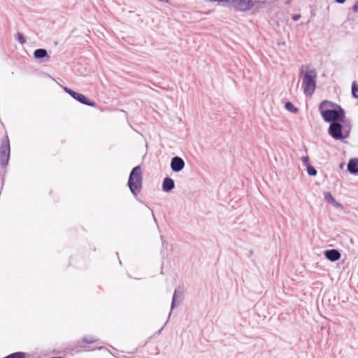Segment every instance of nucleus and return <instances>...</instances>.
Masks as SVG:
<instances>
[{
  "label": "nucleus",
  "instance_id": "f257e3e1",
  "mask_svg": "<svg viewBox=\"0 0 358 358\" xmlns=\"http://www.w3.org/2000/svg\"><path fill=\"white\" fill-rule=\"evenodd\" d=\"M323 120L329 124L328 134L334 140L343 142L351 132L352 122L346 118L345 110L339 104L323 100L318 106Z\"/></svg>",
  "mask_w": 358,
  "mask_h": 358
},
{
  "label": "nucleus",
  "instance_id": "f03ea898",
  "mask_svg": "<svg viewBox=\"0 0 358 358\" xmlns=\"http://www.w3.org/2000/svg\"><path fill=\"white\" fill-rule=\"evenodd\" d=\"M127 186L134 196H136L141 192L143 187V173L140 165L131 169L129 176Z\"/></svg>",
  "mask_w": 358,
  "mask_h": 358
},
{
  "label": "nucleus",
  "instance_id": "7ed1b4c3",
  "mask_svg": "<svg viewBox=\"0 0 358 358\" xmlns=\"http://www.w3.org/2000/svg\"><path fill=\"white\" fill-rule=\"evenodd\" d=\"M317 73L315 69L305 71L302 75V88L305 94L312 95L316 89Z\"/></svg>",
  "mask_w": 358,
  "mask_h": 358
},
{
  "label": "nucleus",
  "instance_id": "20e7f679",
  "mask_svg": "<svg viewBox=\"0 0 358 358\" xmlns=\"http://www.w3.org/2000/svg\"><path fill=\"white\" fill-rule=\"evenodd\" d=\"M10 154V142L7 135L2 139L0 145V166L5 168L8 166Z\"/></svg>",
  "mask_w": 358,
  "mask_h": 358
},
{
  "label": "nucleus",
  "instance_id": "39448f33",
  "mask_svg": "<svg viewBox=\"0 0 358 358\" xmlns=\"http://www.w3.org/2000/svg\"><path fill=\"white\" fill-rule=\"evenodd\" d=\"M264 3V1L258 0H234L231 7L234 8L236 11L248 12L254 6Z\"/></svg>",
  "mask_w": 358,
  "mask_h": 358
},
{
  "label": "nucleus",
  "instance_id": "423d86ee",
  "mask_svg": "<svg viewBox=\"0 0 358 358\" xmlns=\"http://www.w3.org/2000/svg\"><path fill=\"white\" fill-rule=\"evenodd\" d=\"M64 91L69 94L73 99L76 100L78 102L91 107H95L96 106V103L95 101L90 99L88 97H87L85 95L76 92L73 90L72 89L68 87H62Z\"/></svg>",
  "mask_w": 358,
  "mask_h": 358
},
{
  "label": "nucleus",
  "instance_id": "0eeeda50",
  "mask_svg": "<svg viewBox=\"0 0 358 358\" xmlns=\"http://www.w3.org/2000/svg\"><path fill=\"white\" fill-rule=\"evenodd\" d=\"M170 166L173 172L178 173L185 168V163L180 157L176 156L171 159Z\"/></svg>",
  "mask_w": 358,
  "mask_h": 358
},
{
  "label": "nucleus",
  "instance_id": "6e6552de",
  "mask_svg": "<svg viewBox=\"0 0 358 358\" xmlns=\"http://www.w3.org/2000/svg\"><path fill=\"white\" fill-rule=\"evenodd\" d=\"M324 256L327 260L334 262L341 259V254L338 250L328 249L324 251Z\"/></svg>",
  "mask_w": 358,
  "mask_h": 358
},
{
  "label": "nucleus",
  "instance_id": "1a4fd4ad",
  "mask_svg": "<svg viewBox=\"0 0 358 358\" xmlns=\"http://www.w3.org/2000/svg\"><path fill=\"white\" fill-rule=\"evenodd\" d=\"M33 56L35 59L41 62H48L50 57L48 54V51L44 48H38L34 51Z\"/></svg>",
  "mask_w": 358,
  "mask_h": 358
},
{
  "label": "nucleus",
  "instance_id": "9d476101",
  "mask_svg": "<svg viewBox=\"0 0 358 358\" xmlns=\"http://www.w3.org/2000/svg\"><path fill=\"white\" fill-rule=\"evenodd\" d=\"M175 188V181L171 178L166 176L162 182V190L164 192H170Z\"/></svg>",
  "mask_w": 358,
  "mask_h": 358
},
{
  "label": "nucleus",
  "instance_id": "9b49d317",
  "mask_svg": "<svg viewBox=\"0 0 358 358\" xmlns=\"http://www.w3.org/2000/svg\"><path fill=\"white\" fill-rule=\"evenodd\" d=\"M347 170L352 175H358V158H352L349 160Z\"/></svg>",
  "mask_w": 358,
  "mask_h": 358
},
{
  "label": "nucleus",
  "instance_id": "f8f14e48",
  "mask_svg": "<svg viewBox=\"0 0 358 358\" xmlns=\"http://www.w3.org/2000/svg\"><path fill=\"white\" fill-rule=\"evenodd\" d=\"M183 292L182 290L180 289V287L178 288H176L172 296V301H171V311L169 313V318L170 317L171 315L172 310L177 307L178 302H177V298L180 297L182 295Z\"/></svg>",
  "mask_w": 358,
  "mask_h": 358
},
{
  "label": "nucleus",
  "instance_id": "ddd939ff",
  "mask_svg": "<svg viewBox=\"0 0 358 358\" xmlns=\"http://www.w3.org/2000/svg\"><path fill=\"white\" fill-rule=\"evenodd\" d=\"M324 200L328 203H331L333 206L336 208H342V204L336 200V199L333 196L331 192H324Z\"/></svg>",
  "mask_w": 358,
  "mask_h": 358
},
{
  "label": "nucleus",
  "instance_id": "4468645a",
  "mask_svg": "<svg viewBox=\"0 0 358 358\" xmlns=\"http://www.w3.org/2000/svg\"><path fill=\"white\" fill-rule=\"evenodd\" d=\"M98 341H99L98 339H95L92 336H86L83 337L81 341H78V347L83 348L84 345H83V343L91 344V343H94Z\"/></svg>",
  "mask_w": 358,
  "mask_h": 358
},
{
  "label": "nucleus",
  "instance_id": "2eb2a0df",
  "mask_svg": "<svg viewBox=\"0 0 358 358\" xmlns=\"http://www.w3.org/2000/svg\"><path fill=\"white\" fill-rule=\"evenodd\" d=\"M285 108L294 114H296L299 112V108L294 106V104L289 101L285 103Z\"/></svg>",
  "mask_w": 358,
  "mask_h": 358
},
{
  "label": "nucleus",
  "instance_id": "dca6fc26",
  "mask_svg": "<svg viewBox=\"0 0 358 358\" xmlns=\"http://www.w3.org/2000/svg\"><path fill=\"white\" fill-rule=\"evenodd\" d=\"M15 38L21 45H24L26 43V41H27L24 35L22 33H20V32H17L15 34Z\"/></svg>",
  "mask_w": 358,
  "mask_h": 358
},
{
  "label": "nucleus",
  "instance_id": "f3484780",
  "mask_svg": "<svg viewBox=\"0 0 358 358\" xmlns=\"http://www.w3.org/2000/svg\"><path fill=\"white\" fill-rule=\"evenodd\" d=\"M351 93L352 97L358 99V84L356 81H353L352 84Z\"/></svg>",
  "mask_w": 358,
  "mask_h": 358
},
{
  "label": "nucleus",
  "instance_id": "a211bd4d",
  "mask_svg": "<svg viewBox=\"0 0 358 358\" xmlns=\"http://www.w3.org/2000/svg\"><path fill=\"white\" fill-rule=\"evenodd\" d=\"M306 171L307 173L310 176H315L317 173V171L315 169V168L311 164L306 166Z\"/></svg>",
  "mask_w": 358,
  "mask_h": 358
},
{
  "label": "nucleus",
  "instance_id": "6ab92c4d",
  "mask_svg": "<svg viewBox=\"0 0 358 358\" xmlns=\"http://www.w3.org/2000/svg\"><path fill=\"white\" fill-rule=\"evenodd\" d=\"M301 162L306 167L310 164L309 157L307 155L301 157Z\"/></svg>",
  "mask_w": 358,
  "mask_h": 358
},
{
  "label": "nucleus",
  "instance_id": "aec40b11",
  "mask_svg": "<svg viewBox=\"0 0 358 358\" xmlns=\"http://www.w3.org/2000/svg\"><path fill=\"white\" fill-rule=\"evenodd\" d=\"M216 2L220 3H229L231 6L233 4L234 0H216Z\"/></svg>",
  "mask_w": 358,
  "mask_h": 358
},
{
  "label": "nucleus",
  "instance_id": "412c9836",
  "mask_svg": "<svg viewBox=\"0 0 358 358\" xmlns=\"http://www.w3.org/2000/svg\"><path fill=\"white\" fill-rule=\"evenodd\" d=\"M352 10L354 13H358V1H356L352 7Z\"/></svg>",
  "mask_w": 358,
  "mask_h": 358
},
{
  "label": "nucleus",
  "instance_id": "4be33fe9",
  "mask_svg": "<svg viewBox=\"0 0 358 358\" xmlns=\"http://www.w3.org/2000/svg\"><path fill=\"white\" fill-rule=\"evenodd\" d=\"M300 18H301V15L300 14H294L292 17V19L294 21H298Z\"/></svg>",
  "mask_w": 358,
  "mask_h": 358
},
{
  "label": "nucleus",
  "instance_id": "5701e85b",
  "mask_svg": "<svg viewBox=\"0 0 358 358\" xmlns=\"http://www.w3.org/2000/svg\"><path fill=\"white\" fill-rule=\"evenodd\" d=\"M334 1L338 4H343L346 0H334Z\"/></svg>",
  "mask_w": 358,
  "mask_h": 358
},
{
  "label": "nucleus",
  "instance_id": "b1692460",
  "mask_svg": "<svg viewBox=\"0 0 358 358\" xmlns=\"http://www.w3.org/2000/svg\"><path fill=\"white\" fill-rule=\"evenodd\" d=\"M350 15H351V14H350V13H349L348 14V16H347L348 20H354V18H353V17H351V16H350Z\"/></svg>",
  "mask_w": 358,
  "mask_h": 358
},
{
  "label": "nucleus",
  "instance_id": "393cba45",
  "mask_svg": "<svg viewBox=\"0 0 358 358\" xmlns=\"http://www.w3.org/2000/svg\"><path fill=\"white\" fill-rule=\"evenodd\" d=\"M253 255V250H250L248 252V257H251Z\"/></svg>",
  "mask_w": 358,
  "mask_h": 358
},
{
  "label": "nucleus",
  "instance_id": "a878e982",
  "mask_svg": "<svg viewBox=\"0 0 358 358\" xmlns=\"http://www.w3.org/2000/svg\"><path fill=\"white\" fill-rule=\"evenodd\" d=\"M159 1L161 2L166 3H169V0H159Z\"/></svg>",
  "mask_w": 358,
  "mask_h": 358
},
{
  "label": "nucleus",
  "instance_id": "bb28decb",
  "mask_svg": "<svg viewBox=\"0 0 358 358\" xmlns=\"http://www.w3.org/2000/svg\"><path fill=\"white\" fill-rule=\"evenodd\" d=\"M290 1H291V0H287V1H286V3H287V4H289V3H290Z\"/></svg>",
  "mask_w": 358,
  "mask_h": 358
},
{
  "label": "nucleus",
  "instance_id": "cd10ccee",
  "mask_svg": "<svg viewBox=\"0 0 358 358\" xmlns=\"http://www.w3.org/2000/svg\"><path fill=\"white\" fill-rule=\"evenodd\" d=\"M163 328H162L160 330H159L158 334H160Z\"/></svg>",
  "mask_w": 358,
  "mask_h": 358
},
{
  "label": "nucleus",
  "instance_id": "c85d7f7f",
  "mask_svg": "<svg viewBox=\"0 0 358 358\" xmlns=\"http://www.w3.org/2000/svg\"><path fill=\"white\" fill-rule=\"evenodd\" d=\"M122 357H123V358H129V357H127V356H126V355H124Z\"/></svg>",
  "mask_w": 358,
  "mask_h": 358
},
{
  "label": "nucleus",
  "instance_id": "c756f323",
  "mask_svg": "<svg viewBox=\"0 0 358 358\" xmlns=\"http://www.w3.org/2000/svg\"><path fill=\"white\" fill-rule=\"evenodd\" d=\"M357 287H358V282H357Z\"/></svg>",
  "mask_w": 358,
  "mask_h": 358
}]
</instances>
